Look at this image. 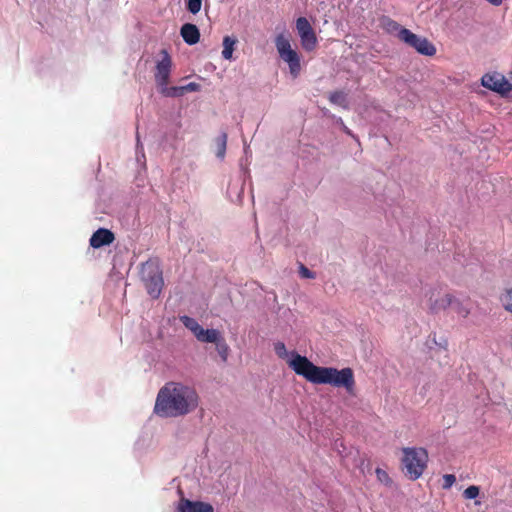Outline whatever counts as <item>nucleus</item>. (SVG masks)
Returning <instances> with one entry per match:
<instances>
[{"label": "nucleus", "mask_w": 512, "mask_h": 512, "mask_svg": "<svg viewBox=\"0 0 512 512\" xmlns=\"http://www.w3.org/2000/svg\"><path fill=\"white\" fill-rule=\"evenodd\" d=\"M199 405V395L194 387L168 382L158 392L154 412L163 418H177L192 413Z\"/></svg>", "instance_id": "1"}, {"label": "nucleus", "mask_w": 512, "mask_h": 512, "mask_svg": "<svg viewBox=\"0 0 512 512\" xmlns=\"http://www.w3.org/2000/svg\"><path fill=\"white\" fill-rule=\"evenodd\" d=\"M288 361L289 367L297 374L313 384H329L334 387H343L348 393H353L355 379L353 370L349 367L338 370L334 367H320L314 365L307 357L296 352L291 353Z\"/></svg>", "instance_id": "2"}, {"label": "nucleus", "mask_w": 512, "mask_h": 512, "mask_svg": "<svg viewBox=\"0 0 512 512\" xmlns=\"http://www.w3.org/2000/svg\"><path fill=\"white\" fill-rule=\"evenodd\" d=\"M402 464L405 475L410 480H417L424 473L427 462L428 453L424 448L405 447L402 449Z\"/></svg>", "instance_id": "3"}, {"label": "nucleus", "mask_w": 512, "mask_h": 512, "mask_svg": "<svg viewBox=\"0 0 512 512\" xmlns=\"http://www.w3.org/2000/svg\"><path fill=\"white\" fill-rule=\"evenodd\" d=\"M275 46L279 57L288 64L291 76L296 79L301 72L300 55L291 47L289 38L282 33L276 36Z\"/></svg>", "instance_id": "4"}, {"label": "nucleus", "mask_w": 512, "mask_h": 512, "mask_svg": "<svg viewBox=\"0 0 512 512\" xmlns=\"http://www.w3.org/2000/svg\"><path fill=\"white\" fill-rule=\"evenodd\" d=\"M141 277L148 294L152 298H158L164 284L159 265L154 261L145 262L142 265Z\"/></svg>", "instance_id": "5"}, {"label": "nucleus", "mask_w": 512, "mask_h": 512, "mask_svg": "<svg viewBox=\"0 0 512 512\" xmlns=\"http://www.w3.org/2000/svg\"><path fill=\"white\" fill-rule=\"evenodd\" d=\"M399 40L415 49L421 55L434 56L436 54V47L433 43L425 37L418 36L409 29L401 31Z\"/></svg>", "instance_id": "6"}, {"label": "nucleus", "mask_w": 512, "mask_h": 512, "mask_svg": "<svg viewBox=\"0 0 512 512\" xmlns=\"http://www.w3.org/2000/svg\"><path fill=\"white\" fill-rule=\"evenodd\" d=\"M425 296L427 298V308L432 314H438L446 310L451 306V301H453V295L444 292L439 286L430 288Z\"/></svg>", "instance_id": "7"}, {"label": "nucleus", "mask_w": 512, "mask_h": 512, "mask_svg": "<svg viewBox=\"0 0 512 512\" xmlns=\"http://www.w3.org/2000/svg\"><path fill=\"white\" fill-rule=\"evenodd\" d=\"M481 84L501 95H508L512 90V84L500 73H487L482 76Z\"/></svg>", "instance_id": "8"}, {"label": "nucleus", "mask_w": 512, "mask_h": 512, "mask_svg": "<svg viewBox=\"0 0 512 512\" xmlns=\"http://www.w3.org/2000/svg\"><path fill=\"white\" fill-rule=\"evenodd\" d=\"M161 55L162 59L157 62L156 71L154 74L158 87L162 85H168L172 68V60L167 50H162Z\"/></svg>", "instance_id": "9"}, {"label": "nucleus", "mask_w": 512, "mask_h": 512, "mask_svg": "<svg viewBox=\"0 0 512 512\" xmlns=\"http://www.w3.org/2000/svg\"><path fill=\"white\" fill-rule=\"evenodd\" d=\"M175 512H214V509L209 503L191 501L182 497L176 506Z\"/></svg>", "instance_id": "10"}, {"label": "nucleus", "mask_w": 512, "mask_h": 512, "mask_svg": "<svg viewBox=\"0 0 512 512\" xmlns=\"http://www.w3.org/2000/svg\"><path fill=\"white\" fill-rule=\"evenodd\" d=\"M115 239L113 232L105 228H99L93 233L90 238V246L93 248H100L105 245H110Z\"/></svg>", "instance_id": "11"}, {"label": "nucleus", "mask_w": 512, "mask_h": 512, "mask_svg": "<svg viewBox=\"0 0 512 512\" xmlns=\"http://www.w3.org/2000/svg\"><path fill=\"white\" fill-rule=\"evenodd\" d=\"M180 34L188 45H194L199 42L200 32L195 24H184L180 29Z\"/></svg>", "instance_id": "12"}, {"label": "nucleus", "mask_w": 512, "mask_h": 512, "mask_svg": "<svg viewBox=\"0 0 512 512\" xmlns=\"http://www.w3.org/2000/svg\"><path fill=\"white\" fill-rule=\"evenodd\" d=\"M223 336L220 331L216 329H204L203 327L199 330L196 339L203 343H217Z\"/></svg>", "instance_id": "13"}, {"label": "nucleus", "mask_w": 512, "mask_h": 512, "mask_svg": "<svg viewBox=\"0 0 512 512\" xmlns=\"http://www.w3.org/2000/svg\"><path fill=\"white\" fill-rule=\"evenodd\" d=\"M453 311L462 318H467L471 312V307L469 303V299L460 300L453 295V301H451V306Z\"/></svg>", "instance_id": "14"}, {"label": "nucleus", "mask_w": 512, "mask_h": 512, "mask_svg": "<svg viewBox=\"0 0 512 512\" xmlns=\"http://www.w3.org/2000/svg\"><path fill=\"white\" fill-rule=\"evenodd\" d=\"M381 27L389 34H396V36L399 38V35L401 34V31L405 28L402 27L398 22L395 20L384 16L380 19Z\"/></svg>", "instance_id": "15"}, {"label": "nucleus", "mask_w": 512, "mask_h": 512, "mask_svg": "<svg viewBox=\"0 0 512 512\" xmlns=\"http://www.w3.org/2000/svg\"><path fill=\"white\" fill-rule=\"evenodd\" d=\"M301 40V45L305 51H313L317 47V36L314 31L310 33H305L299 36Z\"/></svg>", "instance_id": "16"}, {"label": "nucleus", "mask_w": 512, "mask_h": 512, "mask_svg": "<svg viewBox=\"0 0 512 512\" xmlns=\"http://www.w3.org/2000/svg\"><path fill=\"white\" fill-rule=\"evenodd\" d=\"M237 43V39L225 36L223 39V51L222 56L226 60H230L232 58L233 51L235 49V45Z\"/></svg>", "instance_id": "17"}, {"label": "nucleus", "mask_w": 512, "mask_h": 512, "mask_svg": "<svg viewBox=\"0 0 512 512\" xmlns=\"http://www.w3.org/2000/svg\"><path fill=\"white\" fill-rule=\"evenodd\" d=\"M180 321L188 330L193 333L195 337H197L202 326L194 318L184 315L180 317Z\"/></svg>", "instance_id": "18"}, {"label": "nucleus", "mask_w": 512, "mask_h": 512, "mask_svg": "<svg viewBox=\"0 0 512 512\" xmlns=\"http://www.w3.org/2000/svg\"><path fill=\"white\" fill-rule=\"evenodd\" d=\"M159 88L160 93L165 97H180L184 95L182 86L168 87L167 85H162Z\"/></svg>", "instance_id": "19"}, {"label": "nucleus", "mask_w": 512, "mask_h": 512, "mask_svg": "<svg viewBox=\"0 0 512 512\" xmlns=\"http://www.w3.org/2000/svg\"><path fill=\"white\" fill-rule=\"evenodd\" d=\"M329 101L332 104L347 108L346 94L343 91H334L330 93Z\"/></svg>", "instance_id": "20"}, {"label": "nucleus", "mask_w": 512, "mask_h": 512, "mask_svg": "<svg viewBox=\"0 0 512 512\" xmlns=\"http://www.w3.org/2000/svg\"><path fill=\"white\" fill-rule=\"evenodd\" d=\"M227 133L223 132L216 138V145H217V151L216 155L217 157L223 159L226 152V146H227Z\"/></svg>", "instance_id": "21"}, {"label": "nucleus", "mask_w": 512, "mask_h": 512, "mask_svg": "<svg viewBox=\"0 0 512 512\" xmlns=\"http://www.w3.org/2000/svg\"><path fill=\"white\" fill-rule=\"evenodd\" d=\"M296 29H297L299 36L302 34L310 33L312 31H314L311 24L305 17H299L296 20Z\"/></svg>", "instance_id": "22"}, {"label": "nucleus", "mask_w": 512, "mask_h": 512, "mask_svg": "<svg viewBox=\"0 0 512 512\" xmlns=\"http://www.w3.org/2000/svg\"><path fill=\"white\" fill-rule=\"evenodd\" d=\"M216 349H217V352L219 354V356L221 357V359L226 362L227 359H228V356H229V346L228 344L226 343L225 339L224 338H221L217 343H216Z\"/></svg>", "instance_id": "23"}, {"label": "nucleus", "mask_w": 512, "mask_h": 512, "mask_svg": "<svg viewBox=\"0 0 512 512\" xmlns=\"http://www.w3.org/2000/svg\"><path fill=\"white\" fill-rule=\"evenodd\" d=\"M500 301L503 305V308L512 313V288L506 289L504 293L500 296Z\"/></svg>", "instance_id": "24"}, {"label": "nucleus", "mask_w": 512, "mask_h": 512, "mask_svg": "<svg viewBox=\"0 0 512 512\" xmlns=\"http://www.w3.org/2000/svg\"><path fill=\"white\" fill-rule=\"evenodd\" d=\"M202 0H187L186 8L192 14H197L201 10Z\"/></svg>", "instance_id": "25"}, {"label": "nucleus", "mask_w": 512, "mask_h": 512, "mask_svg": "<svg viewBox=\"0 0 512 512\" xmlns=\"http://www.w3.org/2000/svg\"><path fill=\"white\" fill-rule=\"evenodd\" d=\"M479 493V487L476 485H471L464 490L463 496L465 499H475L476 497H478Z\"/></svg>", "instance_id": "26"}, {"label": "nucleus", "mask_w": 512, "mask_h": 512, "mask_svg": "<svg viewBox=\"0 0 512 512\" xmlns=\"http://www.w3.org/2000/svg\"><path fill=\"white\" fill-rule=\"evenodd\" d=\"M274 351H275L276 355L281 359H285L288 356V351L286 349V346L281 341L274 343Z\"/></svg>", "instance_id": "27"}, {"label": "nucleus", "mask_w": 512, "mask_h": 512, "mask_svg": "<svg viewBox=\"0 0 512 512\" xmlns=\"http://www.w3.org/2000/svg\"><path fill=\"white\" fill-rule=\"evenodd\" d=\"M375 473H376L377 479L380 482H382L386 485H390L392 483L391 478L389 477L388 473L385 470H383L381 468H377Z\"/></svg>", "instance_id": "28"}, {"label": "nucleus", "mask_w": 512, "mask_h": 512, "mask_svg": "<svg viewBox=\"0 0 512 512\" xmlns=\"http://www.w3.org/2000/svg\"><path fill=\"white\" fill-rule=\"evenodd\" d=\"M455 481H456L455 475H453V474H445L443 476L442 488L443 489H450L452 487V485L455 483Z\"/></svg>", "instance_id": "29"}, {"label": "nucleus", "mask_w": 512, "mask_h": 512, "mask_svg": "<svg viewBox=\"0 0 512 512\" xmlns=\"http://www.w3.org/2000/svg\"><path fill=\"white\" fill-rule=\"evenodd\" d=\"M299 273H300L301 277H303V278H307V279L315 278V274L311 270H309L306 266H304L303 264L300 265Z\"/></svg>", "instance_id": "30"}, {"label": "nucleus", "mask_w": 512, "mask_h": 512, "mask_svg": "<svg viewBox=\"0 0 512 512\" xmlns=\"http://www.w3.org/2000/svg\"><path fill=\"white\" fill-rule=\"evenodd\" d=\"M182 87H183V93L185 94L186 92H196V91H199L201 86L198 83L190 82L187 85H184Z\"/></svg>", "instance_id": "31"}, {"label": "nucleus", "mask_w": 512, "mask_h": 512, "mask_svg": "<svg viewBox=\"0 0 512 512\" xmlns=\"http://www.w3.org/2000/svg\"><path fill=\"white\" fill-rule=\"evenodd\" d=\"M486 1L494 6H500L502 4V0H486Z\"/></svg>", "instance_id": "32"}, {"label": "nucleus", "mask_w": 512, "mask_h": 512, "mask_svg": "<svg viewBox=\"0 0 512 512\" xmlns=\"http://www.w3.org/2000/svg\"><path fill=\"white\" fill-rule=\"evenodd\" d=\"M343 130L346 134L352 135V132L346 126L343 127Z\"/></svg>", "instance_id": "33"}]
</instances>
